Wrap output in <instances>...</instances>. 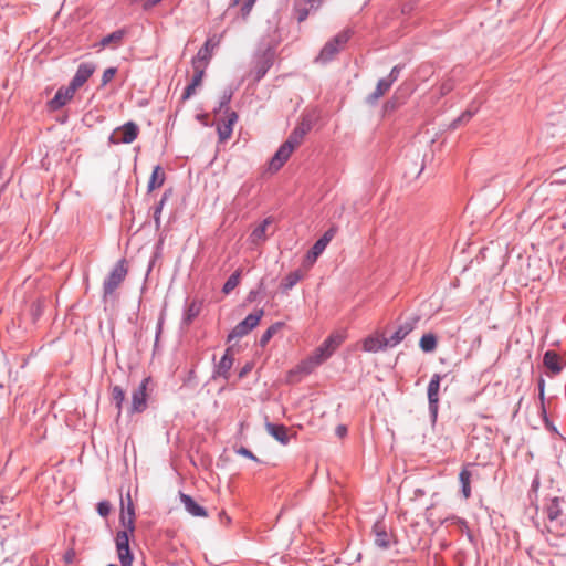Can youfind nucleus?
<instances>
[{
	"label": "nucleus",
	"mask_w": 566,
	"mask_h": 566,
	"mask_svg": "<svg viewBox=\"0 0 566 566\" xmlns=\"http://www.w3.org/2000/svg\"><path fill=\"white\" fill-rule=\"evenodd\" d=\"M312 124L303 119L290 134L289 138L280 146L270 160V170L277 171L287 161L293 150L301 145L304 136L311 130Z\"/></svg>",
	"instance_id": "nucleus-1"
},
{
	"label": "nucleus",
	"mask_w": 566,
	"mask_h": 566,
	"mask_svg": "<svg viewBox=\"0 0 566 566\" xmlns=\"http://www.w3.org/2000/svg\"><path fill=\"white\" fill-rule=\"evenodd\" d=\"M353 35L352 29H345L328 40L322 48L316 62L326 64L334 60V57L344 49L346 43Z\"/></svg>",
	"instance_id": "nucleus-2"
},
{
	"label": "nucleus",
	"mask_w": 566,
	"mask_h": 566,
	"mask_svg": "<svg viewBox=\"0 0 566 566\" xmlns=\"http://www.w3.org/2000/svg\"><path fill=\"white\" fill-rule=\"evenodd\" d=\"M128 269L126 266V260H119L103 283V298H106L114 294L117 287L122 284L127 275Z\"/></svg>",
	"instance_id": "nucleus-3"
},
{
	"label": "nucleus",
	"mask_w": 566,
	"mask_h": 566,
	"mask_svg": "<svg viewBox=\"0 0 566 566\" xmlns=\"http://www.w3.org/2000/svg\"><path fill=\"white\" fill-rule=\"evenodd\" d=\"M264 314V311L256 310L250 313L243 321L237 324L229 333L227 340L232 342L235 338H241L248 335L254 327H256Z\"/></svg>",
	"instance_id": "nucleus-4"
},
{
	"label": "nucleus",
	"mask_w": 566,
	"mask_h": 566,
	"mask_svg": "<svg viewBox=\"0 0 566 566\" xmlns=\"http://www.w3.org/2000/svg\"><path fill=\"white\" fill-rule=\"evenodd\" d=\"M139 133V128L136 123L127 122L123 126L117 127L109 136V143L112 144H130L133 143Z\"/></svg>",
	"instance_id": "nucleus-5"
},
{
	"label": "nucleus",
	"mask_w": 566,
	"mask_h": 566,
	"mask_svg": "<svg viewBox=\"0 0 566 566\" xmlns=\"http://www.w3.org/2000/svg\"><path fill=\"white\" fill-rule=\"evenodd\" d=\"M129 534L127 531H118L115 537L118 559L122 566H133L134 556L129 547Z\"/></svg>",
	"instance_id": "nucleus-6"
},
{
	"label": "nucleus",
	"mask_w": 566,
	"mask_h": 566,
	"mask_svg": "<svg viewBox=\"0 0 566 566\" xmlns=\"http://www.w3.org/2000/svg\"><path fill=\"white\" fill-rule=\"evenodd\" d=\"M442 376L440 374H433L427 389L429 412L432 421L434 422L438 417L439 410V390Z\"/></svg>",
	"instance_id": "nucleus-7"
},
{
	"label": "nucleus",
	"mask_w": 566,
	"mask_h": 566,
	"mask_svg": "<svg viewBox=\"0 0 566 566\" xmlns=\"http://www.w3.org/2000/svg\"><path fill=\"white\" fill-rule=\"evenodd\" d=\"M344 338L339 334H332L329 335L323 344L316 348L314 352V355L317 358L318 363H324L327 360L334 352L339 347V345L343 343Z\"/></svg>",
	"instance_id": "nucleus-8"
},
{
	"label": "nucleus",
	"mask_w": 566,
	"mask_h": 566,
	"mask_svg": "<svg viewBox=\"0 0 566 566\" xmlns=\"http://www.w3.org/2000/svg\"><path fill=\"white\" fill-rule=\"evenodd\" d=\"M148 378H145L142 380L139 386L134 389L132 394V403L128 409V412L134 413H140L147 408V385H148Z\"/></svg>",
	"instance_id": "nucleus-9"
},
{
	"label": "nucleus",
	"mask_w": 566,
	"mask_h": 566,
	"mask_svg": "<svg viewBox=\"0 0 566 566\" xmlns=\"http://www.w3.org/2000/svg\"><path fill=\"white\" fill-rule=\"evenodd\" d=\"M220 44V39L216 35L208 38L205 44L199 49L197 54L192 57L191 64H203L208 66L213 50Z\"/></svg>",
	"instance_id": "nucleus-10"
},
{
	"label": "nucleus",
	"mask_w": 566,
	"mask_h": 566,
	"mask_svg": "<svg viewBox=\"0 0 566 566\" xmlns=\"http://www.w3.org/2000/svg\"><path fill=\"white\" fill-rule=\"evenodd\" d=\"M419 319L420 318L418 316H413L399 325L395 333L387 338L389 347H396L400 344L416 328Z\"/></svg>",
	"instance_id": "nucleus-11"
},
{
	"label": "nucleus",
	"mask_w": 566,
	"mask_h": 566,
	"mask_svg": "<svg viewBox=\"0 0 566 566\" xmlns=\"http://www.w3.org/2000/svg\"><path fill=\"white\" fill-rule=\"evenodd\" d=\"M336 233L335 228H329L310 249V251L306 254V261L308 263H314L317 258L324 252L327 244L332 241Z\"/></svg>",
	"instance_id": "nucleus-12"
},
{
	"label": "nucleus",
	"mask_w": 566,
	"mask_h": 566,
	"mask_svg": "<svg viewBox=\"0 0 566 566\" xmlns=\"http://www.w3.org/2000/svg\"><path fill=\"white\" fill-rule=\"evenodd\" d=\"M75 92L76 90L74 87L72 88L70 84L66 87H60L54 97L48 102L49 109L53 112L59 111L73 98Z\"/></svg>",
	"instance_id": "nucleus-13"
},
{
	"label": "nucleus",
	"mask_w": 566,
	"mask_h": 566,
	"mask_svg": "<svg viewBox=\"0 0 566 566\" xmlns=\"http://www.w3.org/2000/svg\"><path fill=\"white\" fill-rule=\"evenodd\" d=\"M96 66L92 62H83L77 66V70L70 82L72 88L74 87L76 91L82 87L85 82L93 75Z\"/></svg>",
	"instance_id": "nucleus-14"
},
{
	"label": "nucleus",
	"mask_w": 566,
	"mask_h": 566,
	"mask_svg": "<svg viewBox=\"0 0 566 566\" xmlns=\"http://www.w3.org/2000/svg\"><path fill=\"white\" fill-rule=\"evenodd\" d=\"M363 349L367 353H378L389 347L387 337L380 334H371L363 340Z\"/></svg>",
	"instance_id": "nucleus-15"
},
{
	"label": "nucleus",
	"mask_w": 566,
	"mask_h": 566,
	"mask_svg": "<svg viewBox=\"0 0 566 566\" xmlns=\"http://www.w3.org/2000/svg\"><path fill=\"white\" fill-rule=\"evenodd\" d=\"M180 502L182 503L185 510L195 517H207L208 513L206 509L199 505L192 496L180 493Z\"/></svg>",
	"instance_id": "nucleus-16"
},
{
	"label": "nucleus",
	"mask_w": 566,
	"mask_h": 566,
	"mask_svg": "<svg viewBox=\"0 0 566 566\" xmlns=\"http://www.w3.org/2000/svg\"><path fill=\"white\" fill-rule=\"evenodd\" d=\"M237 120H238V114L232 111V112L228 113L227 120L217 126L219 140L221 143L228 140L231 137L232 130H233V125L237 123Z\"/></svg>",
	"instance_id": "nucleus-17"
},
{
	"label": "nucleus",
	"mask_w": 566,
	"mask_h": 566,
	"mask_svg": "<svg viewBox=\"0 0 566 566\" xmlns=\"http://www.w3.org/2000/svg\"><path fill=\"white\" fill-rule=\"evenodd\" d=\"M265 430L271 437H273L276 441H279L283 446H286L290 442L287 429L284 424H276V423L266 421Z\"/></svg>",
	"instance_id": "nucleus-18"
},
{
	"label": "nucleus",
	"mask_w": 566,
	"mask_h": 566,
	"mask_svg": "<svg viewBox=\"0 0 566 566\" xmlns=\"http://www.w3.org/2000/svg\"><path fill=\"white\" fill-rule=\"evenodd\" d=\"M233 365V356L231 354V349L228 348L224 355L221 357L220 361L216 365L214 375L219 377H223L224 379L229 378V371Z\"/></svg>",
	"instance_id": "nucleus-19"
},
{
	"label": "nucleus",
	"mask_w": 566,
	"mask_h": 566,
	"mask_svg": "<svg viewBox=\"0 0 566 566\" xmlns=\"http://www.w3.org/2000/svg\"><path fill=\"white\" fill-rule=\"evenodd\" d=\"M373 532L375 534V545L387 549L390 546V535L387 533L384 523L376 522L373 527Z\"/></svg>",
	"instance_id": "nucleus-20"
},
{
	"label": "nucleus",
	"mask_w": 566,
	"mask_h": 566,
	"mask_svg": "<svg viewBox=\"0 0 566 566\" xmlns=\"http://www.w3.org/2000/svg\"><path fill=\"white\" fill-rule=\"evenodd\" d=\"M392 86V83L388 81L387 77L380 78L376 85L375 91L369 94L366 98V102L370 105H374L377 103V101L384 96Z\"/></svg>",
	"instance_id": "nucleus-21"
},
{
	"label": "nucleus",
	"mask_w": 566,
	"mask_h": 566,
	"mask_svg": "<svg viewBox=\"0 0 566 566\" xmlns=\"http://www.w3.org/2000/svg\"><path fill=\"white\" fill-rule=\"evenodd\" d=\"M174 195V189L172 188H167L160 200L158 201V203L154 207V223H155V228L156 230H158L161 226V219H160V216H161V211L164 209V206L166 205V202L168 201V199Z\"/></svg>",
	"instance_id": "nucleus-22"
},
{
	"label": "nucleus",
	"mask_w": 566,
	"mask_h": 566,
	"mask_svg": "<svg viewBox=\"0 0 566 566\" xmlns=\"http://www.w3.org/2000/svg\"><path fill=\"white\" fill-rule=\"evenodd\" d=\"M304 274L301 270H295L290 272L280 284V289L283 293L289 292L292 290L302 279Z\"/></svg>",
	"instance_id": "nucleus-23"
},
{
	"label": "nucleus",
	"mask_w": 566,
	"mask_h": 566,
	"mask_svg": "<svg viewBox=\"0 0 566 566\" xmlns=\"http://www.w3.org/2000/svg\"><path fill=\"white\" fill-rule=\"evenodd\" d=\"M559 359L560 357L556 352L547 350L544 354L543 363L553 374L557 375L562 371Z\"/></svg>",
	"instance_id": "nucleus-24"
},
{
	"label": "nucleus",
	"mask_w": 566,
	"mask_h": 566,
	"mask_svg": "<svg viewBox=\"0 0 566 566\" xmlns=\"http://www.w3.org/2000/svg\"><path fill=\"white\" fill-rule=\"evenodd\" d=\"M564 502H565L564 497H559V496H555L549 500V503L547 504V507H546V514H547V517L549 521H555L562 515V513H563L562 503H564Z\"/></svg>",
	"instance_id": "nucleus-25"
},
{
	"label": "nucleus",
	"mask_w": 566,
	"mask_h": 566,
	"mask_svg": "<svg viewBox=\"0 0 566 566\" xmlns=\"http://www.w3.org/2000/svg\"><path fill=\"white\" fill-rule=\"evenodd\" d=\"M165 179H166V175H165V171L163 170V168L159 165L155 166V168L151 172V176L149 178L148 185H147V191L151 192L156 188H159L160 186H163L165 182Z\"/></svg>",
	"instance_id": "nucleus-26"
},
{
	"label": "nucleus",
	"mask_w": 566,
	"mask_h": 566,
	"mask_svg": "<svg viewBox=\"0 0 566 566\" xmlns=\"http://www.w3.org/2000/svg\"><path fill=\"white\" fill-rule=\"evenodd\" d=\"M200 303L193 301L190 304H188L184 313L182 325L189 326L192 323V321L200 314Z\"/></svg>",
	"instance_id": "nucleus-27"
},
{
	"label": "nucleus",
	"mask_w": 566,
	"mask_h": 566,
	"mask_svg": "<svg viewBox=\"0 0 566 566\" xmlns=\"http://www.w3.org/2000/svg\"><path fill=\"white\" fill-rule=\"evenodd\" d=\"M471 476H472V474L467 468H463L459 473V481L461 483V493L464 499H469L471 496V486H470Z\"/></svg>",
	"instance_id": "nucleus-28"
},
{
	"label": "nucleus",
	"mask_w": 566,
	"mask_h": 566,
	"mask_svg": "<svg viewBox=\"0 0 566 566\" xmlns=\"http://www.w3.org/2000/svg\"><path fill=\"white\" fill-rule=\"evenodd\" d=\"M272 222L271 218H265L251 233V240L253 243H258L260 241L265 240L266 234V228Z\"/></svg>",
	"instance_id": "nucleus-29"
},
{
	"label": "nucleus",
	"mask_w": 566,
	"mask_h": 566,
	"mask_svg": "<svg viewBox=\"0 0 566 566\" xmlns=\"http://www.w3.org/2000/svg\"><path fill=\"white\" fill-rule=\"evenodd\" d=\"M284 326L283 322H276L272 324L260 337L259 345L265 347L270 339Z\"/></svg>",
	"instance_id": "nucleus-30"
},
{
	"label": "nucleus",
	"mask_w": 566,
	"mask_h": 566,
	"mask_svg": "<svg viewBox=\"0 0 566 566\" xmlns=\"http://www.w3.org/2000/svg\"><path fill=\"white\" fill-rule=\"evenodd\" d=\"M478 105H471L467 111H464L459 117H457L450 125L452 129L458 128L461 124L469 122L473 115L478 112Z\"/></svg>",
	"instance_id": "nucleus-31"
},
{
	"label": "nucleus",
	"mask_w": 566,
	"mask_h": 566,
	"mask_svg": "<svg viewBox=\"0 0 566 566\" xmlns=\"http://www.w3.org/2000/svg\"><path fill=\"white\" fill-rule=\"evenodd\" d=\"M272 65V62L269 57H264L261 61H259L254 67V78L255 81L262 80L268 71L270 70Z\"/></svg>",
	"instance_id": "nucleus-32"
},
{
	"label": "nucleus",
	"mask_w": 566,
	"mask_h": 566,
	"mask_svg": "<svg viewBox=\"0 0 566 566\" xmlns=\"http://www.w3.org/2000/svg\"><path fill=\"white\" fill-rule=\"evenodd\" d=\"M322 363H318L316 356L313 354L297 366L296 371L307 375L311 374Z\"/></svg>",
	"instance_id": "nucleus-33"
},
{
	"label": "nucleus",
	"mask_w": 566,
	"mask_h": 566,
	"mask_svg": "<svg viewBox=\"0 0 566 566\" xmlns=\"http://www.w3.org/2000/svg\"><path fill=\"white\" fill-rule=\"evenodd\" d=\"M419 346L424 353L433 352L437 347V337L433 334H424L420 338Z\"/></svg>",
	"instance_id": "nucleus-34"
},
{
	"label": "nucleus",
	"mask_w": 566,
	"mask_h": 566,
	"mask_svg": "<svg viewBox=\"0 0 566 566\" xmlns=\"http://www.w3.org/2000/svg\"><path fill=\"white\" fill-rule=\"evenodd\" d=\"M240 277H241V271L240 270L234 271L228 277L226 283L223 284L222 292L224 294L231 293L238 286V284L240 283Z\"/></svg>",
	"instance_id": "nucleus-35"
},
{
	"label": "nucleus",
	"mask_w": 566,
	"mask_h": 566,
	"mask_svg": "<svg viewBox=\"0 0 566 566\" xmlns=\"http://www.w3.org/2000/svg\"><path fill=\"white\" fill-rule=\"evenodd\" d=\"M112 401L115 403L118 410V416H120L123 403L125 401V391L122 387L114 386L112 388Z\"/></svg>",
	"instance_id": "nucleus-36"
},
{
	"label": "nucleus",
	"mask_w": 566,
	"mask_h": 566,
	"mask_svg": "<svg viewBox=\"0 0 566 566\" xmlns=\"http://www.w3.org/2000/svg\"><path fill=\"white\" fill-rule=\"evenodd\" d=\"M233 93H234V91H233L232 87H228V88H226L222 92V95H221L220 102H219V107H218V109H216V112H220L222 109H226L227 114L230 113L229 108H228V105H229V103L232 99Z\"/></svg>",
	"instance_id": "nucleus-37"
},
{
	"label": "nucleus",
	"mask_w": 566,
	"mask_h": 566,
	"mask_svg": "<svg viewBox=\"0 0 566 566\" xmlns=\"http://www.w3.org/2000/svg\"><path fill=\"white\" fill-rule=\"evenodd\" d=\"M119 522L123 525L124 530L127 531V533L133 534L135 532V517L126 516L124 511V502L122 501V513L119 517Z\"/></svg>",
	"instance_id": "nucleus-38"
},
{
	"label": "nucleus",
	"mask_w": 566,
	"mask_h": 566,
	"mask_svg": "<svg viewBox=\"0 0 566 566\" xmlns=\"http://www.w3.org/2000/svg\"><path fill=\"white\" fill-rule=\"evenodd\" d=\"M124 34L123 30L114 31L101 40V45L105 48L111 43H119L123 40Z\"/></svg>",
	"instance_id": "nucleus-39"
},
{
	"label": "nucleus",
	"mask_w": 566,
	"mask_h": 566,
	"mask_svg": "<svg viewBox=\"0 0 566 566\" xmlns=\"http://www.w3.org/2000/svg\"><path fill=\"white\" fill-rule=\"evenodd\" d=\"M195 71V74L190 81V84H193L196 86H199L202 82V78L205 76V72L207 66L203 64H191Z\"/></svg>",
	"instance_id": "nucleus-40"
},
{
	"label": "nucleus",
	"mask_w": 566,
	"mask_h": 566,
	"mask_svg": "<svg viewBox=\"0 0 566 566\" xmlns=\"http://www.w3.org/2000/svg\"><path fill=\"white\" fill-rule=\"evenodd\" d=\"M240 1H241V0H232L231 6H238V4L240 3ZM255 1H256V0H244V1H243V4H242V7H241V9H240V13H241V17H242L244 20L249 17V14H250V12H251V10H252V8H253V6H254Z\"/></svg>",
	"instance_id": "nucleus-41"
},
{
	"label": "nucleus",
	"mask_w": 566,
	"mask_h": 566,
	"mask_svg": "<svg viewBox=\"0 0 566 566\" xmlns=\"http://www.w3.org/2000/svg\"><path fill=\"white\" fill-rule=\"evenodd\" d=\"M97 513L102 516V517H106L109 515L111 513V510H112V505L108 501H101L97 503Z\"/></svg>",
	"instance_id": "nucleus-42"
},
{
	"label": "nucleus",
	"mask_w": 566,
	"mask_h": 566,
	"mask_svg": "<svg viewBox=\"0 0 566 566\" xmlns=\"http://www.w3.org/2000/svg\"><path fill=\"white\" fill-rule=\"evenodd\" d=\"M117 73V69L116 67H108L104 71L103 73V76H102V86H105L106 84H108L115 76V74Z\"/></svg>",
	"instance_id": "nucleus-43"
},
{
	"label": "nucleus",
	"mask_w": 566,
	"mask_h": 566,
	"mask_svg": "<svg viewBox=\"0 0 566 566\" xmlns=\"http://www.w3.org/2000/svg\"><path fill=\"white\" fill-rule=\"evenodd\" d=\"M402 69H403V65H400V64L395 65V66L391 69V71H390V73L388 74V76H386V77L388 78V81H390V82L394 84V83L398 80V77H399V75H400V73H401V71H402Z\"/></svg>",
	"instance_id": "nucleus-44"
},
{
	"label": "nucleus",
	"mask_w": 566,
	"mask_h": 566,
	"mask_svg": "<svg viewBox=\"0 0 566 566\" xmlns=\"http://www.w3.org/2000/svg\"><path fill=\"white\" fill-rule=\"evenodd\" d=\"M235 452L242 457H245L248 459H251L255 462H259L260 460L252 453V451H250L249 449H247L245 447H240L239 449L235 450Z\"/></svg>",
	"instance_id": "nucleus-45"
},
{
	"label": "nucleus",
	"mask_w": 566,
	"mask_h": 566,
	"mask_svg": "<svg viewBox=\"0 0 566 566\" xmlns=\"http://www.w3.org/2000/svg\"><path fill=\"white\" fill-rule=\"evenodd\" d=\"M197 87H198V86H196V85H193V84H190V83H189V84L185 87V90H184V93H182L181 99H182V101H187V99H189V98L195 94V92H196V88H197Z\"/></svg>",
	"instance_id": "nucleus-46"
},
{
	"label": "nucleus",
	"mask_w": 566,
	"mask_h": 566,
	"mask_svg": "<svg viewBox=\"0 0 566 566\" xmlns=\"http://www.w3.org/2000/svg\"><path fill=\"white\" fill-rule=\"evenodd\" d=\"M398 107V102L395 98L388 99L384 105L386 113L394 112Z\"/></svg>",
	"instance_id": "nucleus-47"
},
{
	"label": "nucleus",
	"mask_w": 566,
	"mask_h": 566,
	"mask_svg": "<svg viewBox=\"0 0 566 566\" xmlns=\"http://www.w3.org/2000/svg\"><path fill=\"white\" fill-rule=\"evenodd\" d=\"M127 506L126 509L124 507L125 514L126 516L135 517V510L129 494L127 495Z\"/></svg>",
	"instance_id": "nucleus-48"
},
{
	"label": "nucleus",
	"mask_w": 566,
	"mask_h": 566,
	"mask_svg": "<svg viewBox=\"0 0 566 566\" xmlns=\"http://www.w3.org/2000/svg\"><path fill=\"white\" fill-rule=\"evenodd\" d=\"M311 10L312 9H310V7L308 8H303V9L298 8L297 9V20H298V22H303L304 20H306V18L308 17Z\"/></svg>",
	"instance_id": "nucleus-49"
},
{
	"label": "nucleus",
	"mask_w": 566,
	"mask_h": 566,
	"mask_svg": "<svg viewBox=\"0 0 566 566\" xmlns=\"http://www.w3.org/2000/svg\"><path fill=\"white\" fill-rule=\"evenodd\" d=\"M253 368V364L252 363H247L240 370L239 373V377L240 378H243L247 374H249Z\"/></svg>",
	"instance_id": "nucleus-50"
},
{
	"label": "nucleus",
	"mask_w": 566,
	"mask_h": 566,
	"mask_svg": "<svg viewBox=\"0 0 566 566\" xmlns=\"http://www.w3.org/2000/svg\"><path fill=\"white\" fill-rule=\"evenodd\" d=\"M335 433L339 438H344L347 434V427L344 424H339L336 427Z\"/></svg>",
	"instance_id": "nucleus-51"
},
{
	"label": "nucleus",
	"mask_w": 566,
	"mask_h": 566,
	"mask_svg": "<svg viewBox=\"0 0 566 566\" xmlns=\"http://www.w3.org/2000/svg\"><path fill=\"white\" fill-rule=\"evenodd\" d=\"M310 9H317L324 0H304Z\"/></svg>",
	"instance_id": "nucleus-52"
},
{
	"label": "nucleus",
	"mask_w": 566,
	"mask_h": 566,
	"mask_svg": "<svg viewBox=\"0 0 566 566\" xmlns=\"http://www.w3.org/2000/svg\"><path fill=\"white\" fill-rule=\"evenodd\" d=\"M163 0H146L144 3V10H149L160 3Z\"/></svg>",
	"instance_id": "nucleus-53"
},
{
	"label": "nucleus",
	"mask_w": 566,
	"mask_h": 566,
	"mask_svg": "<svg viewBox=\"0 0 566 566\" xmlns=\"http://www.w3.org/2000/svg\"><path fill=\"white\" fill-rule=\"evenodd\" d=\"M538 397H539V400H541V410H542V413L544 416H546V409H545V405H544V399H545V391H538Z\"/></svg>",
	"instance_id": "nucleus-54"
},
{
	"label": "nucleus",
	"mask_w": 566,
	"mask_h": 566,
	"mask_svg": "<svg viewBox=\"0 0 566 566\" xmlns=\"http://www.w3.org/2000/svg\"><path fill=\"white\" fill-rule=\"evenodd\" d=\"M452 90V85L449 82H446L441 85V92L442 94H447Z\"/></svg>",
	"instance_id": "nucleus-55"
},
{
	"label": "nucleus",
	"mask_w": 566,
	"mask_h": 566,
	"mask_svg": "<svg viewBox=\"0 0 566 566\" xmlns=\"http://www.w3.org/2000/svg\"><path fill=\"white\" fill-rule=\"evenodd\" d=\"M538 391H545V380L544 378H539L538 380Z\"/></svg>",
	"instance_id": "nucleus-56"
},
{
	"label": "nucleus",
	"mask_w": 566,
	"mask_h": 566,
	"mask_svg": "<svg viewBox=\"0 0 566 566\" xmlns=\"http://www.w3.org/2000/svg\"><path fill=\"white\" fill-rule=\"evenodd\" d=\"M73 556H74V553H73L72 551H71V552H67V553L65 554V560H66L67 563H71V562H72V559H73Z\"/></svg>",
	"instance_id": "nucleus-57"
},
{
	"label": "nucleus",
	"mask_w": 566,
	"mask_h": 566,
	"mask_svg": "<svg viewBox=\"0 0 566 566\" xmlns=\"http://www.w3.org/2000/svg\"><path fill=\"white\" fill-rule=\"evenodd\" d=\"M220 518H221V520H222V518H226V523H230V517H229L228 515H226V513H224V512H222V513L220 514Z\"/></svg>",
	"instance_id": "nucleus-58"
},
{
	"label": "nucleus",
	"mask_w": 566,
	"mask_h": 566,
	"mask_svg": "<svg viewBox=\"0 0 566 566\" xmlns=\"http://www.w3.org/2000/svg\"><path fill=\"white\" fill-rule=\"evenodd\" d=\"M161 325H163V319H159L158 322V326H157V336L160 334L161 332Z\"/></svg>",
	"instance_id": "nucleus-59"
},
{
	"label": "nucleus",
	"mask_w": 566,
	"mask_h": 566,
	"mask_svg": "<svg viewBox=\"0 0 566 566\" xmlns=\"http://www.w3.org/2000/svg\"><path fill=\"white\" fill-rule=\"evenodd\" d=\"M107 566H117V565H115V564H109V565H107Z\"/></svg>",
	"instance_id": "nucleus-60"
}]
</instances>
